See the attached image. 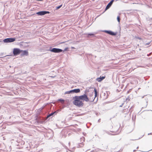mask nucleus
<instances>
[{
  "instance_id": "1",
  "label": "nucleus",
  "mask_w": 152,
  "mask_h": 152,
  "mask_svg": "<svg viewBox=\"0 0 152 152\" xmlns=\"http://www.w3.org/2000/svg\"><path fill=\"white\" fill-rule=\"evenodd\" d=\"M73 104L78 107H82L84 103L78 96H76L73 97Z\"/></svg>"
},
{
  "instance_id": "2",
  "label": "nucleus",
  "mask_w": 152,
  "mask_h": 152,
  "mask_svg": "<svg viewBox=\"0 0 152 152\" xmlns=\"http://www.w3.org/2000/svg\"><path fill=\"white\" fill-rule=\"evenodd\" d=\"M79 96L82 101H85L86 102H93V98H88V97L86 94H84L83 95Z\"/></svg>"
},
{
  "instance_id": "3",
  "label": "nucleus",
  "mask_w": 152,
  "mask_h": 152,
  "mask_svg": "<svg viewBox=\"0 0 152 152\" xmlns=\"http://www.w3.org/2000/svg\"><path fill=\"white\" fill-rule=\"evenodd\" d=\"M21 53V50L18 48H15L13 50V54L15 56H17Z\"/></svg>"
},
{
  "instance_id": "4",
  "label": "nucleus",
  "mask_w": 152,
  "mask_h": 152,
  "mask_svg": "<svg viewBox=\"0 0 152 152\" xmlns=\"http://www.w3.org/2000/svg\"><path fill=\"white\" fill-rule=\"evenodd\" d=\"M15 39L14 38H7L4 39L3 42L5 43L11 42L15 41Z\"/></svg>"
},
{
  "instance_id": "5",
  "label": "nucleus",
  "mask_w": 152,
  "mask_h": 152,
  "mask_svg": "<svg viewBox=\"0 0 152 152\" xmlns=\"http://www.w3.org/2000/svg\"><path fill=\"white\" fill-rule=\"evenodd\" d=\"M94 92H95V95L94 96L92 94H90L89 96V97L88 98H93L94 99L93 101H94L95 98L97 96V90L95 88L94 89Z\"/></svg>"
},
{
  "instance_id": "6",
  "label": "nucleus",
  "mask_w": 152,
  "mask_h": 152,
  "mask_svg": "<svg viewBox=\"0 0 152 152\" xmlns=\"http://www.w3.org/2000/svg\"><path fill=\"white\" fill-rule=\"evenodd\" d=\"M50 51L51 52H52L55 53H58L61 52L62 50L61 49H60L54 48H53L51 50H50Z\"/></svg>"
},
{
  "instance_id": "7",
  "label": "nucleus",
  "mask_w": 152,
  "mask_h": 152,
  "mask_svg": "<svg viewBox=\"0 0 152 152\" xmlns=\"http://www.w3.org/2000/svg\"><path fill=\"white\" fill-rule=\"evenodd\" d=\"M49 13L50 12L48 11H42L37 12V14L39 15H43L46 14H49Z\"/></svg>"
},
{
  "instance_id": "8",
  "label": "nucleus",
  "mask_w": 152,
  "mask_h": 152,
  "mask_svg": "<svg viewBox=\"0 0 152 152\" xmlns=\"http://www.w3.org/2000/svg\"><path fill=\"white\" fill-rule=\"evenodd\" d=\"M21 56H28V52L27 50H21Z\"/></svg>"
},
{
  "instance_id": "9",
  "label": "nucleus",
  "mask_w": 152,
  "mask_h": 152,
  "mask_svg": "<svg viewBox=\"0 0 152 152\" xmlns=\"http://www.w3.org/2000/svg\"><path fill=\"white\" fill-rule=\"evenodd\" d=\"M113 1L114 0H112L110 2V3L107 4V5L106 6V7L105 10H107L110 7Z\"/></svg>"
},
{
  "instance_id": "10",
  "label": "nucleus",
  "mask_w": 152,
  "mask_h": 152,
  "mask_svg": "<svg viewBox=\"0 0 152 152\" xmlns=\"http://www.w3.org/2000/svg\"><path fill=\"white\" fill-rule=\"evenodd\" d=\"M104 32L111 35H115L116 34V33H115L111 31H105Z\"/></svg>"
},
{
  "instance_id": "11",
  "label": "nucleus",
  "mask_w": 152,
  "mask_h": 152,
  "mask_svg": "<svg viewBox=\"0 0 152 152\" xmlns=\"http://www.w3.org/2000/svg\"><path fill=\"white\" fill-rule=\"evenodd\" d=\"M71 91L72 93H79L80 92V90L78 88V89L72 90H71Z\"/></svg>"
},
{
  "instance_id": "12",
  "label": "nucleus",
  "mask_w": 152,
  "mask_h": 152,
  "mask_svg": "<svg viewBox=\"0 0 152 152\" xmlns=\"http://www.w3.org/2000/svg\"><path fill=\"white\" fill-rule=\"evenodd\" d=\"M105 78V76L100 77L98 78L96 80L98 82H100L104 79Z\"/></svg>"
},
{
  "instance_id": "13",
  "label": "nucleus",
  "mask_w": 152,
  "mask_h": 152,
  "mask_svg": "<svg viewBox=\"0 0 152 152\" xmlns=\"http://www.w3.org/2000/svg\"><path fill=\"white\" fill-rule=\"evenodd\" d=\"M55 113H56V112H54L53 113H52L50 114H49L47 116V118H48V117L51 116L53 115Z\"/></svg>"
},
{
  "instance_id": "14",
  "label": "nucleus",
  "mask_w": 152,
  "mask_h": 152,
  "mask_svg": "<svg viewBox=\"0 0 152 152\" xmlns=\"http://www.w3.org/2000/svg\"><path fill=\"white\" fill-rule=\"evenodd\" d=\"M71 93H71V91H67L65 93V94H69Z\"/></svg>"
},
{
  "instance_id": "15",
  "label": "nucleus",
  "mask_w": 152,
  "mask_h": 152,
  "mask_svg": "<svg viewBox=\"0 0 152 152\" xmlns=\"http://www.w3.org/2000/svg\"><path fill=\"white\" fill-rule=\"evenodd\" d=\"M84 145V144L83 143H80L79 145V146L80 147H82Z\"/></svg>"
},
{
  "instance_id": "16",
  "label": "nucleus",
  "mask_w": 152,
  "mask_h": 152,
  "mask_svg": "<svg viewBox=\"0 0 152 152\" xmlns=\"http://www.w3.org/2000/svg\"><path fill=\"white\" fill-rule=\"evenodd\" d=\"M58 101L61 102L62 103H64V100L63 99H60L58 100Z\"/></svg>"
},
{
  "instance_id": "17",
  "label": "nucleus",
  "mask_w": 152,
  "mask_h": 152,
  "mask_svg": "<svg viewBox=\"0 0 152 152\" xmlns=\"http://www.w3.org/2000/svg\"><path fill=\"white\" fill-rule=\"evenodd\" d=\"M117 19L118 22H120V18L119 16H118L117 18Z\"/></svg>"
},
{
  "instance_id": "18",
  "label": "nucleus",
  "mask_w": 152,
  "mask_h": 152,
  "mask_svg": "<svg viewBox=\"0 0 152 152\" xmlns=\"http://www.w3.org/2000/svg\"><path fill=\"white\" fill-rule=\"evenodd\" d=\"M62 6V5H60V6H59L58 7H57V9H59Z\"/></svg>"
},
{
  "instance_id": "19",
  "label": "nucleus",
  "mask_w": 152,
  "mask_h": 152,
  "mask_svg": "<svg viewBox=\"0 0 152 152\" xmlns=\"http://www.w3.org/2000/svg\"><path fill=\"white\" fill-rule=\"evenodd\" d=\"M94 34H88V36H94Z\"/></svg>"
},
{
  "instance_id": "20",
  "label": "nucleus",
  "mask_w": 152,
  "mask_h": 152,
  "mask_svg": "<svg viewBox=\"0 0 152 152\" xmlns=\"http://www.w3.org/2000/svg\"><path fill=\"white\" fill-rule=\"evenodd\" d=\"M150 42H149L148 43H147L145 44V45H148L150 44Z\"/></svg>"
},
{
  "instance_id": "21",
  "label": "nucleus",
  "mask_w": 152,
  "mask_h": 152,
  "mask_svg": "<svg viewBox=\"0 0 152 152\" xmlns=\"http://www.w3.org/2000/svg\"><path fill=\"white\" fill-rule=\"evenodd\" d=\"M151 55V53H150L149 54L147 55V56H150Z\"/></svg>"
},
{
  "instance_id": "22",
  "label": "nucleus",
  "mask_w": 152,
  "mask_h": 152,
  "mask_svg": "<svg viewBox=\"0 0 152 152\" xmlns=\"http://www.w3.org/2000/svg\"><path fill=\"white\" fill-rule=\"evenodd\" d=\"M55 77V76H50V77H52V78H53L54 77Z\"/></svg>"
},
{
  "instance_id": "23",
  "label": "nucleus",
  "mask_w": 152,
  "mask_h": 152,
  "mask_svg": "<svg viewBox=\"0 0 152 152\" xmlns=\"http://www.w3.org/2000/svg\"><path fill=\"white\" fill-rule=\"evenodd\" d=\"M138 39H141V38H137Z\"/></svg>"
},
{
  "instance_id": "24",
  "label": "nucleus",
  "mask_w": 152,
  "mask_h": 152,
  "mask_svg": "<svg viewBox=\"0 0 152 152\" xmlns=\"http://www.w3.org/2000/svg\"><path fill=\"white\" fill-rule=\"evenodd\" d=\"M150 134H152V133H151Z\"/></svg>"
}]
</instances>
